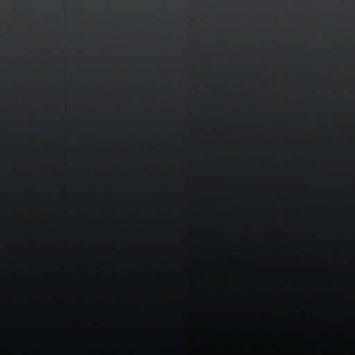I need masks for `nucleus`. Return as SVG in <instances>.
Wrapping results in <instances>:
<instances>
[{"instance_id": "1", "label": "nucleus", "mask_w": 355, "mask_h": 355, "mask_svg": "<svg viewBox=\"0 0 355 355\" xmlns=\"http://www.w3.org/2000/svg\"><path fill=\"white\" fill-rule=\"evenodd\" d=\"M193 329V327H191V331H192Z\"/></svg>"}]
</instances>
